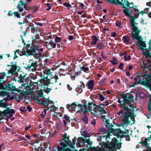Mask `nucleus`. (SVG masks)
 I'll return each mask as SVG.
<instances>
[{
	"label": "nucleus",
	"instance_id": "f257e3e1",
	"mask_svg": "<svg viewBox=\"0 0 151 151\" xmlns=\"http://www.w3.org/2000/svg\"><path fill=\"white\" fill-rule=\"evenodd\" d=\"M101 148L104 149H106L105 151H113V150L118 149L120 150L121 147V142H119L118 140L115 137L111 139L110 142L107 141L106 142H102Z\"/></svg>",
	"mask_w": 151,
	"mask_h": 151
},
{
	"label": "nucleus",
	"instance_id": "f03ea898",
	"mask_svg": "<svg viewBox=\"0 0 151 151\" xmlns=\"http://www.w3.org/2000/svg\"><path fill=\"white\" fill-rule=\"evenodd\" d=\"M41 77L42 78L40 81L43 84L44 89V92L48 94L52 90V87H50V84H53L54 83H56L57 82V80L58 79V77L56 75L54 77L52 76V77L49 79L48 78L47 76L45 77L44 76H42V75Z\"/></svg>",
	"mask_w": 151,
	"mask_h": 151
},
{
	"label": "nucleus",
	"instance_id": "7ed1b4c3",
	"mask_svg": "<svg viewBox=\"0 0 151 151\" xmlns=\"http://www.w3.org/2000/svg\"><path fill=\"white\" fill-rule=\"evenodd\" d=\"M77 147H82V144H84L86 146L87 148H90L92 150H95V147L93 148L91 147L92 143V141H90V139H84L82 137H78L77 139Z\"/></svg>",
	"mask_w": 151,
	"mask_h": 151
},
{
	"label": "nucleus",
	"instance_id": "20e7f679",
	"mask_svg": "<svg viewBox=\"0 0 151 151\" xmlns=\"http://www.w3.org/2000/svg\"><path fill=\"white\" fill-rule=\"evenodd\" d=\"M139 34L138 33L135 35V34L133 33L132 36V38L133 40H136L138 41L135 44V45L136 46H139L140 47V49L142 51H144V48L146 47V41L142 40L143 38L141 35H139Z\"/></svg>",
	"mask_w": 151,
	"mask_h": 151
},
{
	"label": "nucleus",
	"instance_id": "39448f33",
	"mask_svg": "<svg viewBox=\"0 0 151 151\" xmlns=\"http://www.w3.org/2000/svg\"><path fill=\"white\" fill-rule=\"evenodd\" d=\"M26 47V52L27 54V55L29 56L33 55L34 58L37 59H40V57L37 56V54L36 52V50L35 49V45H32L30 44H27Z\"/></svg>",
	"mask_w": 151,
	"mask_h": 151
},
{
	"label": "nucleus",
	"instance_id": "423d86ee",
	"mask_svg": "<svg viewBox=\"0 0 151 151\" xmlns=\"http://www.w3.org/2000/svg\"><path fill=\"white\" fill-rule=\"evenodd\" d=\"M0 88L4 90H6L8 91L17 92H19L20 91L18 88H16V86L12 85L11 84L7 83L5 82L1 83L0 85Z\"/></svg>",
	"mask_w": 151,
	"mask_h": 151
},
{
	"label": "nucleus",
	"instance_id": "0eeeda50",
	"mask_svg": "<svg viewBox=\"0 0 151 151\" xmlns=\"http://www.w3.org/2000/svg\"><path fill=\"white\" fill-rule=\"evenodd\" d=\"M142 77L143 80H141L140 78V80L138 82L139 84L145 86L151 83V73L146 74L144 73Z\"/></svg>",
	"mask_w": 151,
	"mask_h": 151
},
{
	"label": "nucleus",
	"instance_id": "6e6552de",
	"mask_svg": "<svg viewBox=\"0 0 151 151\" xmlns=\"http://www.w3.org/2000/svg\"><path fill=\"white\" fill-rule=\"evenodd\" d=\"M121 96L123 99V103L121 104L122 107L123 108L124 110H127L130 109V108H129V105H128L126 106H125L126 104L129 105L131 103L132 101L130 100L129 96H127L126 94H122Z\"/></svg>",
	"mask_w": 151,
	"mask_h": 151
},
{
	"label": "nucleus",
	"instance_id": "1a4fd4ad",
	"mask_svg": "<svg viewBox=\"0 0 151 151\" xmlns=\"http://www.w3.org/2000/svg\"><path fill=\"white\" fill-rule=\"evenodd\" d=\"M65 142H61L60 143V145L61 146L58 145L57 147V149L58 150H53L52 151H65L67 148H69L68 147H70V145L69 144L68 141L65 140Z\"/></svg>",
	"mask_w": 151,
	"mask_h": 151
},
{
	"label": "nucleus",
	"instance_id": "9d476101",
	"mask_svg": "<svg viewBox=\"0 0 151 151\" xmlns=\"http://www.w3.org/2000/svg\"><path fill=\"white\" fill-rule=\"evenodd\" d=\"M88 105V108L87 109L85 110L84 109L83 110H78L76 111V113H79L80 112H84V113L87 112L88 111H89L91 112V113H92L91 111V110H93L94 111H95L96 113V111H95L94 110L95 108H96V105L94 104L93 102H90L87 104Z\"/></svg>",
	"mask_w": 151,
	"mask_h": 151
},
{
	"label": "nucleus",
	"instance_id": "9b49d317",
	"mask_svg": "<svg viewBox=\"0 0 151 151\" xmlns=\"http://www.w3.org/2000/svg\"><path fill=\"white\" fill-rule=\"evenodd\" d=\"M11 67L9 70L7 69L6 70L7 71V74L8 76L7 77H10L13 74H14L19 71V69H18L19 68V66L16 65H11Z\"/></svg>",
	"mask_w": 151,
	"mask_h": 151
},
{
	"label": "nucleus",
	"instance_id": "f8f14e48",
	"mask_svg": "<svg viewBox=\"0 0 151 151\" xmlns=\"http://www.w3.org/2000/svg\"><path fill=\"white\" fill-rule=\"evenodd\" d=\"M27 4V3H26L25 2L24 3L23 1L20 0L19 1L17 7L18 9H19L18 11L19 12H22L23 11L24 9L25 10H27V7L26 6Z\"/></svg>",
	"mask_w": 151,
	"mask_h": 151
},
{
	"label": "nucleus",
	"instance_id": "ddd939ff",
	"mask_svg": "<svg viewBox=\"0 0 151 151\" xmlns=\"http://www.w3.org/2000/svg\"><path fill=\"white\" fill-rule=\"evenodd\" d=\"M14 113V109H11L9 107L6 108L3 111H1L0 110V117H2L3 114H4L5 117H6L8 114Z\"/></svg>",
	"mask_w": 151,
	"mask_h": 151
},
{
	"label": "nucleus",
	"instance_id": "4468645a",
	"mask_svg": "<svg viewBox=\"0 0 151 151\" xmlns=\"http://www.w3.org/2000/svg\"><path fill=\"white\" fill-rule=\"evenodd\" d=\"M130 23L132 27V36L133 33L135 34V35L138 33H140L141 31L139 29V28L137 26H135L134 25V22H130Z\"/></svg>",
	"mask_w": 151,
	"mask_h": 151
},
{
	"label": "nucleus",
	"instance_id": "2eb2a0df",
	"mask_svg": "<svg viewBox=\"0 0 151 151\" xmlns=\"http://www.w3.org/2000/svg\"><path fill=\"white\" fill-rule=\"evenodd\" d=\"M9 96H7L6 98H4L3 99L0 100V107L3 108H7L8 106V104L7 103L8 101H10V99H12L10 98L9 99H8Z\"/></svg>",
	"mask_w": 151,
	"mask_h": 151
},
{
	"label": "nucleus",
	"instance_id": "dca6fc26",
	"mask_svg": "<svg viewBox=\"0 0 151 151\" xmlns=\"http://www.w3.org/2000/svg\"><path fill=\"white\" fill-rule=\"evenodd\" d=\"M129 107L130 109H128L127 110H125L129 114V118L131 119H133V116L134 114V107L133 106V104L129 105Z\"/></svg>",
	"mask_w": 151,
	"mask_h": 151
},
{
	"label": "nucleus",
	"instance_id": "f3484780",
	"mask_svg": "<svg viewBox=\"0 0 151 151\" xmlns=\"http://www.w3.org/2000/svg\"><path fill=\"white\" fill-rule=\"evenodd\" d=\"M134 9V6L130 7V8H126L125 9L122 10L123 12L124 13L125 16L128 17V14H131L132 13H134L133 12V9Z\"/></svg>",
	"mask_w": 151,
	"mask_h": 151
},
{
	"label": "nucleus",
	"instance_id": "a211bd4d",
	"mask_svg": "<svg viewBox=\"0 0 151 151\" xmlns=\"http://www.w3.org/2000/svg\"><path fill=\"white\" fill-rule=\"evenodd\" d=\"M123 116L124 119H123V122L124 124H129L130 123V121L129 120V114H127V112H124L123 114Z\"/></svg>",
	"mask_w": 151,
	"mask_h": 151
},
{
	"label": "nucleus",
	"instance_id": "6ab92c4d",
	"mask_svg": "<svg viewBox=\"0 0 151 151\" xmlns=\"http://www.w3.org/2000/svg\"><path fill=\"white\" fill-rule=\"evenodd\" d=\"M133 14L134 15V16L131 15V14H129L127 15H128V17L130 18L129 22H134V20H135L137 18H139V12H138L137 14L134 13Z\"/></svg>",
	"mask_w": 151,
	"mask_h": 151
},
{
	"label": "nucleus",
	"instance_id": "aec40b11",
	"mask_svg": "<svg viewBox=\"0 0 151 151\" xmlns=\"http://www.w3.org/2000/svg\"><path fill=\"white\" fill-rule=\"evenodd\" d=\"M107 45V43L103 42L102 41L100 42H98L96 48L98 50H101L104 48Z\"/></svg>",
	"mask_w": 151,
	"mask_h": 151
},
{
	"label": "nucleus",
	"instance_id": "412c9836",
	"mask_svg": "<svg viewBox=\"0 0 151 151\" xmlns=\"http://www.w3.org/2000/svg\"><path fill=\"white\" fill-rule=\"evenodd\" d=\"M35 49L36 50V52H37V56H40V58H41V53L40 52V51H42L43 50V49L42 48H41V47L38 45H35Z\"/></svg>",
	"mask_w": 151,
	"mask_h": 151
},
{
	"label": "nucleus",
	"instance_id": "4be33fe9",
	"mask_svg": "<svg viewBox=\"0 0 151 151\" xmlns=\"http://www.w3.org/2000/svg\"><path fill=\"white\" fill-rule=\"evenodd\" d=\"M77 102H74L72 103L67 107L68 109V110L76 111V110L77 104Z\"/></svg>",
	"mask_w": 151,
	"mask_h": 151
},
{
	"label": "nucleus",
	"instance_id": "5701e85b",
	"mask_svg": "<svg viewBox=\"0 0 151 151\" xmlns=\"http://www.w3.org/2000/svg\"><path fill=\"white\" fill-rule=\"evenodd\" d=\"M94 82L93 81L91 80L87 82L86 86L88 88V89L91 90L93 88L94 86Z\"/></svg>",
	"mask_w": 151,
	"mask_h": 151
},
{
	"label": "nucleus",
	"instance_id": "b1692460",
	"mask_svg": "<svg viewBox=\"0 0 151 151\" xmlns=\"http://www.w3.org/2000/svg\"><path fill=\"white\" fill-rule=\"evenodd\" d=\"M40 87L41 89L39 91L37 94L40 97H44V96L43 95V91H44V88L43 86V84L42 83H41V84H40Z\"/></svg>",
	"mask_w": 151,
	"mask_h": 151
},
{
	"label": "nucleus",
	"instance_id": "393cba45",
	"mask_svg": "<svg viewBox=\"0 0 151 151\" xmlns=\"http://www.w3.org/2000/svg\"><path fill=\"white\" fill-rule=\"evenodd\" d=\"M29 83L28 82L27 83H25L24 84H22L21 85V86H19L18 88L20 89L21 88L24 87V88L22 89H31L30 86H29Z\"/></svg>",
	"mask_w": 151,
	"mask_h": 151
},
{
	"label": "nucleus",
	"instance_id": "a878e982",
	"mask_svg": "<svg viewBox=\"0 0 151 151\" xmlns=\"http://www.w3.org/2000/svg\"><path fill=\"white\" fill-rule=\"evenodd\" d=\"M46 42L48 43L47 45L49 47L48 49H52L53 48H55L56 47V44L52 43L51 40L50 42Z\"/></svg>",
	"mask_w": 151,
	"mask_h": 151
},
{
	"label": "nucleus",
	"instance_id": "bb28decb",
	"mask_svg": "<svg viewBox=\"0 0 151 151\" xmlns=\"http://www.w3.org/2000/svg\"><path fill=\"white\" fill-rule=\"evenodd\" d=\"M126 134L125 132L121 131L119 132H117L116 134H115V135L117 136L116 139L117 138H120L121 139L124 137V134Z\"/></svg>",
	"mask_w": 151,
	"mask_h": 151
},
{
	"label": "nucleus",
	"instance_id": "cd10ccee",
	"mask_svg": "<svg viewBox=\"0 0 151 151\" xmlns=\"http://www.w3.org/2000/svg\"><path fill=\"white\" fill-rule=\"evenodd\" d=\"M144 48V50H145L146 52H142V55L144 56H145L147 58H149V56L151 55V52H150L149 50L147 48H146L145 49Z\"/></svg>",
	"mask_w": 151,
	"mask_h": 151
},
{
	"label": "nucleus",
	"instance_id": "c85d7f7f",
	"mask_svg": "<svg viewBox=\"0 0 151 151\" xmlns=\"http://www.w3.org/2000/svg\"><path fill=\"white\" fill-rule=\"evenodd\" d=\"M116 1H114L112 2V4H115L117 5L118 4L119 5H120L122 7L124 8H126V6L124 5V3H122L121 2L119 1V0H116Z\"/></svg>",
	"mask_w": 151,
	"mask_h": 151
},
{
	"label": "nucleus",
	"instance_id": "c756f323",
	"mask_svg": "<svg viewBox=\"0 0 151 151\" xmlns=\"http://www.w3.org/2000/svg\"><path fill=\"white\" fill-rule=\"evenodd\" d=\"M98 41V39L95 35H93L92 36V40L91 42V45H95Z\"/></svg>",
	"mask_w": 151,
	"mask_h": 151
},
{
	"label": "nucleus",
	"instance_id": "7c9ffc66",
	"mask_svg": "<svg viewBox=\"0 0 151 151\" xmlns=\"http://www.w3.org/2000/svg\"><path fill=\"white\" fill-rule=\"evenodd\" d=\"M39 97H37V96L36 97L35 96H34V97H32L33 99H34L35 101V102L36 103H37L38 104H44V102H45L44 101V100L42 101H41L40 100H39L38 99Z\"/></svg>",
	"mask_w": 151,
	"mask_h": 151
},
{
	"label": "nucleus",
	"instance_id": "2f4dec72",
	"mask_svg": "<svg viewBox=\"0 0 151 151\" xmlns=\"http://www.w3.org/2000/svg\"><path fill=\"white\" fill-rule=\"evenodd\" d=\"M96 108H95L94 109H97V110L98 111L101 113H101H102L103 112H106V111L104 109H103V107H102V106H101L99 105H96Z\"/></svg>",
	"mask_w": 151,
	"mask_h": 151
},
{
	"label": "nucleus",
	"instance_id": "473e14b6",
	"mask_svg": "<svg viewBox=\"0 0 151 151\" xmlns=\"http://www.w3.org/2000/svg\"><path fill=\"white\" fill-rule=\"evenodd\" d=\"M27 78L25 76H20V79L18 80L21 83H24L25 81V83H27Z\"/></svg>",
	"mask_w": 151,
	"mask_h": 151
},
{
	"label": "nucleus",
	"instance_id": "72a5a7b5",
	"mask_svg": "<svg viewBox=\"0 0 151 151\" xmlns=\"http://www.w3.org/2000/svg\"><path fill=\"white\" fill-rule=\"evenodd\" d=\"M107 78H105L102 80L100 81L99 82V84L100 85L102 86L104 85L106 83Z\"/></svg>",
	"mask_w": 151,
	"mask_h": 151
},
{
	"label": "nucleus",
	"instance_id": "f704fd0d",
	"mask_svg": "<svg viewBox=\"0 0 151 151\" xmlns=\"http://www.w3.org/2000/svg\"><path fill=\"white\" fill-rule=\"evenodd\" d=\"M81 119L84 123L86 124H87L88 122V118L87 116H82Z\"/></svg>",
	"mask_w": 151,
	"mask_h": 151
},
{
	"label": "nucleus",
	"instance_id": "c9c22d12",
	"mask_svg": "<svg viewBox=\"0 0 151 151\" xmlns=\"http://www.w3.org/2000/svg\"><path fill=\"white\" fill-rule=\"evenodd\" d=\"M55 42L57 43H60L62 45L63 43L61 42V38L57 36H56L55 37Z\"/></svg>",
	"mask_w": 151,
	"mask_h": 151
},
{
	"label": "nucleus",
	"instance_id": "e433bc0d",
	"mask_svg": "<svg viewBox=\"0 0 151 151\" xmlns=\"http://www.w3.org/2000/svg\"><path fill=\"white\" fill-rule=\"evenodd\" d=\"M43 73L44 74H47L48 76L49 75L50 76L52 75V73L50 69H47L46 70L43 71Z\"/></svg>",
	"mask_w": 151,
	"mask_h": 151
},
{
	"label": "nucleus",
	"instance_id": "4c0bfd02",
	"mask_svg": "<svg viewBox=\"0 0 151 151\" xmlns=\"http://www.w3.org/2000/svg\"><path fill=\"white\" fill-rule=\"evenodd\" d=\"M130 38L128 36H124L123 37V41H124L126 43H128Z\"/></svg>",
	"mask_w": 151,
	"mask_h": 151
},
{
	"label": "nucleus",
	"instance_id": "58836bf2",
	"mask_svg": "<svg viewBox=\"0 0 151 151\" xmlns=\"http://www.w3.org/2000/svg\"><path fill=\"white\" fill-rule=\"evenodd\" d=\"M110 62L113 65L116 64L118 63V61L116 58H113L112 60L110 61Z\"/></svg>",
	"mask_w": 151,
	"mask_h": 151
},
{
	"label": "nucleus",
	"instance_id": "ea45409f",
	"mask_svg": "<svg viewBox=\"0 0 151 151\" xmlns=\"http://www.w3.org/2000/svg\"><path fill=\"white\" fill-rule=\"evenodd\" d=\"M63 140L64 142L65 141V140L68 141V139L69 138V136H67V134L66 133L64 134L63 136Z\"/></svg>",
	"mask_w": 151,
	"mask_h": 151
},
{
	"label": "nucleus",
	"instance_id": "a19ab883",
	"mask_svg": "<svg viewBox=\"0 0 151 151\" xmlns=\"http://www.w3.org/2000/svg\"><path fill=\"white\" fill-rule=\"evenodd\" d=\"M111 135L109 134V133H108L107 134V136H102L101 137V139H102V138H104L105 139V140L106 141H107V140L108 139H110V136Z\"/></svg>",
	"mask_w": 151,
	"mask_h": 151
},
{
	"label": "nucleus",
	"instance_id": "79ce46f5",
	"mask_svg": "<svg viewBox=\"0 0 151 151\" xmlns=\"http://www.w3.org/2000/svg\"><path fill=\"white\" fill-rule=\"evenodd\" d=\"M81 134L86 138L89 137L88 134L85 130L83 131V133H81Z\"/></svg>",
	"mask_w": 151,
	"mask_h": 151
},
{
	"label": "nucleus",
	"instance_id": "37998d69",
	"mask_svg": "<svg viewBox=\"0 0 151 151\" xmlns=\"http://www.w3.org/2000/svg\"><path fill=\"white\" fill-rule=\"evenodd\" d=\"M15 17H16L17 18H20V13L17 12H15L13 13Z\"/></svg>",
	"mask_w": 151,
	"mask_h": 151
},
{
	"label": "nucleus",
	"instance_id": "c03bdc74",
	"mask_svg": "<svg viewBox=\"0 0 151 151\" xmlns=\"http://www.w3.org/2000/svg\"><path fill=\"white\" fill-rule=\"evenodd\" d=\"M76 91L79 93H81L83 92V89L81 87H79L76 88Z\"/></svg>",
	"mask_w": 151,
	"mask_h": 151
},
{
	"label": "nucleus",
	"instance_id": "a18cd8bd",
	"mask_svg": "<svg viewBox=\"0 0 151 151\" xmlns=\"http://www.w3.org/2000/svg\"><path fill=\"white\" fill-rule=\"evenodd\" d=\"M63 118L66 121H68L69 122H70V117L67 114H64Z\"/></svg>",
	"mask_w": 151,
	"mask_h": 151
},
{
	"label": "nucleus",
	"instance_id": "49530a36",
	"mask_svg": "<svg viewBox=\"0 0 151 151\" xmlns=\"http://www.w3.org/2000/svg\"><path fill=\"white\" fill-rule=\"evenodd\" d=\"M109 119L106 120V126L107 128H109V129H110V125L111 124L109 122Z\"/></svg>",
	"mask_w": 151,
	"mask_h": 151
},
{
	"label": "nucleus",
	"instance_id": "de8ad7c7",
	"mask_svg": "<svg viewBox=\"0 0 151 151\" xmlns=\"http://www.w3.org/2000/svg\"><path fill=\"white\" fill-rule=\"evenodd\" d=\"M37 61H35L34 63H32L31 64V66L32 67H33L34 68H35L37 66Z\"/></svg>",
	"mask_w": 151,
	"mask_h": 151
},
{
	"label": "nucleus",
	"instance_id": "09e8293b",
	"mask_svg": "<svg viewBox=\"0 0 151 151\" xmlns=\"http://www.w3.org/2000/svg\"><path fill=\"white\" fill-rule=\"evenodd\" d=\"M31 38L32 39V43L31 44L32 45H34L33 44V41L36 40H37L38 39L36 37H35V36H31Z\"/></svg>",
	"mask_w": 151,
	"mask_h": 151
},
{
	"label": "nucleus",
	"instance_id": "8fccbe9b",
	"mask_svg": "<svg viewBox=\"0 0 151 151\" xmlns=\"http://www.w3.org/2000/svg\"><path fill=\"white\" fill-rule=\"evenodd\" d=\"M99 132H105L106 131L107 129L105 127H103V128H100L99 130Z\"/></svg>",
	"mask_w": 151,
	"mask_h": 151
},
{
	"label": "nucleus",
	"instance_id": "3c124183",
	"mask_svg": "<svg viewBox=\"0 0 151 151\" xmlns=\"http://www.w3.org/2000/svg\"><path fill=\"white\" fill-rule=\"evenodd\" d=\"M44 101L45 102H44V104H43V106H44V108H45L46 107H48L49 106V103H47L46 102V101L45 99H44Z\"/></svg>",
	"mask_w": 151,
	"mask_h": 151
},
{
	"label": "nucleus",
	"instance_id": "603ef678",
	"mask_svg": "<svg viewBox=\"0 0 151 151\" xmlns=\"http://www.w3.org/2000/svg\"><path fill=\"white\" fill-rule=\"evenodd\" d=\"M7 92H5V91H0V96H4L7 95Z\"/></svg>",
	"mask_w": 151,
	"mask_h": 151
},
{
	"label": "nucleus",
	"instance_id": "864d4df0",
	"mask_svg": "<svg viewBox=\"0 0 151 151\" xmlns=\"http://www.w3.org/2000/svg\"><path fill=\"white\" fill-rule=\"evenodd\" d=\"M18 140L19 141H21L22 140L25 141L26 140V139L24 137H22L21 136H19L18 137Z\"/></svg>",
	"mask_w": 151,
	"mask_h": 151
},
{
	"label": "nucleus",
	"instance_id": "5fc2aeb1",
	"mask_svg": "<svg viewBox=\"0 0 151 151\" xmlns=\"http://www.w3.org/2000/svg\"><path fill=\"white\" fill-rule=\"evenodd\" d=\"M20 110L22 112H24V113H25L27 111V110L25 107L24 106L21 107L20 109Z\"/></svg>",
	"mask_w": 151,
	"mask_h": 151
},
{
	"label": "nucleus",
	"instance_id": "6e6d98bb",
	"mask_svg": "<svg viewBox=\"0 0 151 151\" xmlns=\"http://www.w3.org/2000/svg\"><path fill=\"white\" fill-rule=\"evenodd\" d=\"M64 6H65L68 8V9H69V8L71 6V5L69 4L66 3H64L63 4Z\"/></svg>",
	"mask_w": 151,
	"mask_h": 151
},
{
	"label": "nucleus",
	"instance_id": "4d7b16f0",
	"mask_svg": "<svg viewBox=\"0 0 151 151\" xmlns=\"http://www.w3.org/2000/svg\"><path fill=\"white\" fill-rule=\"evenodd\" d=\"M81 69L84 72H86V71L89 70V69L88 67H85L83 66L81 67Z\"/></svg>",
	"mask_w": 151,
	"mask_h": 151
},
{
	"label": "nucleus",
	"instance_id": "13d9d810",
	"mask_svg": "<svg viewBox=\"0 0 151 151\" xmlns=\"http://www.w3.org/2000/svg\"><path fill=\"white\" fill-rule=\"evenodd\" d=\"M96 9L97 10H99L102 9V7L100 5L97 4L96 5Z\"/></svg>",
	"mask_w": 151,
	"mask_h": 151
},
{
	"label": "nucleus",
	"instance_id": "bf43d9fd",
	"mask_svg": "<svg viewBox=\"0 0 151 151\" xmlns=\"http://www.w3.org/2000/svg\"><path fill=\"white\" fill-rule=\"evenodd\" d=\"M115 25L116 26H118L119 27H120L121 25V22L119 21H116Z\"/></svg>",
	"mask_w": 151,
	"mask_h": 151
},
{
	"label": "nucleus",
	"instance_id": "052dcab7",
	"mask_svg": "<svg viewBox=\"0 0 151 151\" xmlns=\"http://www.w3.org/2000/svg\"><path fill=\"white\" fill-rule=\"evenodd\" d=\"M80 82L81 83V85L79 86V87L81 88H84L85 86V85L82 81H80Z\"/></svg>",
	"mask_w": 151,
	"mask_h": 151
},
{
	"label": "nucleus",
	"instance_id": "680f3d73",
	"mask_svg": "<svg viewBox=\"0 0 151 151\" xmlns=\"http://www.w3.org/2000/svg\"><path fill=\"white\" fill-rule=\"evenodd\" d=\"M126 134L125 137L126 140L127 141H129L130 140V137L129 134H127L126 133Z\"/></svg>",
	"mask_w": 151,
	"mask_h": 151
},
{
	"label": "nucleus",
	"instance_id": "e2e57ef3",
	"mask_svg": "<svg viewBox=\"0 0 151 151\" xmlns=\"http://www.w3.org/2000/svg\"><path fill=\"white\" fill-rule=\"evenodd\" d=\"M40 80H41V79L38 80L37 82H33L34 84H35L38 85H39L40 86V84H41V82L40 81Z\"/></svg>",
	"mask_w": 151,
	"mask_h": 151
},
{
	"label": "nucleus",
	"instance_id": "0e129e2a",
	"mask_svg": "<svg viewBox=\"0 0 151 151\" xmlns=\"http://www.w3.org/2000/svg\"><path fill=\"white\" fill-rule=\"evenodd\" d=\"M132 93H133L134 94V92H132L129 93V95L130 96H129V98L131 100L132 99H133L134 98L133 95L132 94Z\"/></svg>",
	"mask_w": 151,
	"mask_h": 151
},
{
	"label": "nucleus",
	"instance_id": "69168bd1",
	"mask_svg": "<svg viewBox=\"0 0 151 151\" xmlns=\"http://www.w3.org/2000/svg\"><path fill=\"white\" fill-rule=\"evenodd\" d=\"M124 67V65L122 63H121L118 66V68L121 70H122Z\"/></svg>",
	"mask_w": 151,
	"mask_h": 151
},
{
	"label": "nucleus",
	"instance_id": "338daca9",
	"mask_svg": "<svg viewBox=\"0 0 151 151\" xmlns=\"http://www.w3.org/2000/svg\"><path fill=\"white\" fill-rule=\"evenodd\" d=\"M78 3L80 4V6L81 7V8L82 9H85V6H84V4L81 3Z\"/></svg>",
	"mask_w": 151,
	"mask_h": 151
},
{
	"label": "nucleus",
	"instance_id": "774afa93",
	"mask_svg": "<svg viewBox=\"0 0 151 151\" xmlns=\"http://www.w3.org/2000/svg\"><path fill=\"white\" fill-rule=\"evenodd\" d=\"M146 86V87H147L149 90L151 91V83L147 84V86Z\"/></svg>",
	"mask_w": 151,
	"mask_h": 151
}]
</instances>
